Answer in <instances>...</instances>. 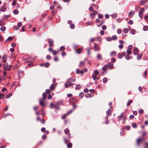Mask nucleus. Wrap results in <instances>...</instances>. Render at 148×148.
<instances>
[{
  "label": "nucleus",
  "mask_w": 148,
  "mask_h": 148,
  "mask_svg": "<svg viewBox=\"0 0 148 148\" xmlns=\"http://www.w3.org/2000/svg\"><path fill=\"white\" fill-rule=\"evenodd\" d=\"M132 126L133 127L136 128L137 127V125L136 123H133L132 125Z\"/></svg>",
  "instance_id": "46"
},
{
  "label": "nucleus",
  "mask_w": 148,
  "mask_h": 148,
  "mask_svg": "<svg viewBox=\"0 0 148 148\" xmlns=\"http://www.w3.org/2000/svg\"><path fill=\"white\" fill-rule=\"evenodd\" d=\"M47 138V136L46 135L44 134L42 136V138L43 139H46Z\"/></svg>",
  "instance_id": "58"
},
{
  "label": "nucleus",
  "mask_w": 148,
  "mask_h": 148,
  "mask_svg": "<svg viewBox=\"0 0 148 148\" xmlns=\"http://www.w3.org/2000/svg\"><path fill=\"white\" fill-rule=\"evenodd\" d=\"M48 42L49 43V46L50 47H52L54 45L53 41L51 39H48L47 40Z\"/></svg>",
  "instance_id": "6"
},
{
  "label": "nucleus",
  "mask_w": 148,
  "mask_h": 148,
  "mask_svg": "<svg viewBox=\"0 0 148 148\" xmlns=\"http://www.w3.org/2000/svg\"><path fill=\"white\" fill-rule=\"evenodd\" d=\"M127 55H129L131 54L132 53L131 51L128 49H127Z\"/></svg>",
  "instance_id": "40"
},
{
  "label": "nucleus",
  "mask_w": 148,
  "mask_h": 148,
  "mask_svg": "<svg viewBox=\"0 0 148 148\" xmlns=\"http://www.w3.org/2000/svg\"><path fill=\"white\" fill-rule=\"evenodd\" d=\"M93 94L92 93H88L85 94V97L86 98L91 97H92Z\"/></svg>",
  "instance_id": "16"
},
{
  "label": "nucleus",
  "mask_w": 148,
  "mask_h": 148,
  "mask_svg": "<svg viewBox=\"0 0 148 148\" xmlns=\"http://www.w3.org/2000/svg\"><path fill=\"white\" fill-rule=\"evenodd\" d=\"M47 96V93L45 92H44L42 94L43 98L42 99L44 100H45Z\"/></svg>",
  "instance_id": "19"
},
{
  "label": "nucleus",
  "mask_w": 148,
  "mask_h": 148,
  "mask_svg": "<svg viewBox=\"0 0 148 148\" xmlns=\"http://www.w3.org/2000/svg\"><path fill=\"white\" fill-rule=\"evenodd\" d=\"M124 114L125 113H121L120 115L118 117L119 121L121 120L122 119H123V124H124L125 123V120L127 117V116L126 115L125 116Z\"/></svg>",
  "instance_id": "3"
},
{
  "label": "nucleus",
  "mask_w": 148,
  "mask_h": 148,
  "mask_svg": "<svg viewBox=\"0 0 148 148\" xmlns=\"http://www.w3.org/2000/svg\"><path fill=\"white\" fill-rule=\"evenodd\" d=\"M5 94H1L0 92V99H3L5 98Z\"/></svg>",
  "instance_id": "25"
},
{
  "label": "nucleus",
  "mask_w": 148,
  "mask_h": 148,
  "mask_svg": "<svg viewBox=\"0 0 148 148\" xmlns=\"http://www.w3.org/2000/svg\"><path fill=\"white\" fill-rule=\"evenodd\" d=\"M142 54H140L138 56H137V58L138 59H140L142 57Z\"/></svg>",
  "instance_id": "56"
},
{
  "label": "nucleus",
  "mask_w": 148,
  "mask_h": 148,
  "mask_svg": "<svg viewBox=\"0 0 148 148\" xmlns=\"http://www.w3.org/2000/svg\"><path fill=\"white\" fill-rule=\"evenodd\" d=\"M50 107L51 108H52V107L56 108V105L54 104L53 103H51L50 104Z\"/></svg>",
  "instance_id": "37"
},
{
  "label": "nucleus",
  "mask_w": 148,
  "mask_h": 148,
  "mask_svg": "<svg viewBox=\"0 0 148 148\" xmlns=\"http://www.w3.org/2000/svg\"><path fill=\"white\" fill-rule=\"evenodd\" d=\"M1 11L2 12H5V8L3 6H1Z\"/></svg>",
  "instance_id": "31"
},
{
  "label": "nucleus",
  "mask_w": 148,
  "mask_h": 148,
  "mask_svg": "<svg viewBox=\"0 0 148 148\" xmlns=\"http://www.w3.org/2000/svg\"><path fill=\"white\" fill-rule=\"evenodd\" d=\"M13 13L15 14H17L18 13V11L17 10H15L13 11Z\"/></svg>",
  "instance_id": "42"
},
{
  "label": "nucleus",
  "mask_w": 148,
  "mask_h": 148,
  "mask_svg": "<svg viewBox=\"0 0 148 148\" xmlns=\"http://www.w3.org/2000/svg\"><path fill=\"white\" fill-rule=\"evenodd\" d=\"M133 47V46L132 45H130L128 47V50H131Z\"/></svg>",
  "instance_id": "48"
},
{
  "label": "nucleus",
  "mask_w": 148,
  "mask_h": 148,
  "mask_svg": "<svg viewBox=\"0 0 148 148\" xmlns=\"http://www.w3.org/2000/svg\"><path fill=\"white\" fill-rule=\"evenodd\" d=\"M117 39V37L116 35H114L111 37L112 40H115Z\"/></svg>",
  "instance_id": "27"
},
{
  "label": "nucleus",
  "mask_w": 148,
  "mask_h": 148,
  "mask_svg": "<svg viewBox=\"0 0 148 148\" xmlns=\"http://www.w3.org/2000/svg\"><path fill=\"white\" fill-rule=\"evenodd\" d=\"M22 25V23L21 22H19L18 23V27L19 28Z\"/></svg>",
  "instance_id": "50"
},
{
  "label": "nucleus",
  "mask_w": 148,
  "mask_h": 148,
  "mask_svg": "<svg viewBox=\"0 0 148 148\" xmlns=\"http://www.w3.org/2000/svg\"><path fill=\"white\" fill-rule=\"evenodd\" d=\"M75 81V79L71 77L67 79L66 82L65 83V87L66 88H68L72 86L75 84L73 83Z\"/></svg>",
  "instance_id": "1"
},
{
  "label": "nucleus",
  "mask_w": 148,
  "mask_h": 148,
  "mask_svg": "<svg viewBox=\"0 0 148 148\" xmlns=\"http://www.w3.org/2000/svg\"><path fill=\"white\" fill-rule=\"evenodd\" d=\"M107 81H108V79L106 77L104 78L103 79V82L104 83H106L107 82Z\"/></svg>",
  "instance_id": "33"
},
{
  "label": "nucleus",
  "mask_w": 148,
  "mask_h": 148,
  "mask_svg": "<svg viewBox=\"0 0 148 148\" xmlns=\"http://www.w3.org/2000/svg\"><path fill=\"white\" fill-rule=\"evenodd\" d=\"M69 102L72 103H77L78 102L77 99L74 97L71 98L70 99Z\"/></svg>",
  "instance_id": "7"
},
{
  "label": "nucleus",
  "mask_w": 148,
  "mask_h": 148,
  "mask_svg": "<svg viewBox=\"0 0 148 148\" xmlns=\"http://www.w3.org/2000/svg\"><path fill=\"white\" fill-rule=\"evenodd\" d=\"M138 53V49L136 47L134 48V53L135 55H137Z\"/></svg>",
  "instance_id": "14"
},
{
  "label": "nucleus",
  "mask_w": 148,
  "mask_h": 148,
  "mask_svg": "<svg viewBox=\"0 0 148 148\" xmlns=\"http://www.w3.org/2000/svg\"><path fill=\"white\" fill-rule=\"evenodd\" d=\"M66 144L68 148H71L72 146V144L71 142L68 143Z\"/></svg>",
  "instance_id": "20"
},
{
  "label": "nucleus",
  "mask_w": 148,
  "mask_h": 148,
  "mask_svg": "<svg viewBox=\"0 0 148 148\" xmlns=\"http://www.w3.org/2000/svg\"><path fill=\"white\" fill-rule=\"evenodd\" d=\"M68 115L67 114H64L63 116H62V119H64Z\"/></svg>",
  "instance_id": "36"
},
{
  "label": "nucleus",
  "mask_w": 148,
  "mask_h": 148,
  "mask_svg": "<svg viewBox=\"0 0 148 148\" xmlns=\"http://www.w3.org/2000/svg\"><path fill=\"white\" fill-rule=\"evenodd\" d=\"M123 32L125 33L126 34L127 33V32H128L127 29L126 28L124 29H123Z\"/></svg>",
  "instance_id": "43"
},
{
  "label": "nucleus",
  "mask_w": 148,
  "mask_h": 148,
  "mask_svg": "<svg viewBox=\"0 0 148 148\" xmlns=\"http://www.w3.org/2000/svg\"><path fill=\"white\" fill-rule=\"evenodd\" d=\"M108 117L107 116L105 117L104 118V119L105 121L104 123L106 124H108L109 123V121L108 120Z\"/></svg>",
  "instance_id": "18"
},
{
  "label": "nucleus",
  "mask_w": 148,
  "mask_h": 148,
  "mask_svg": "<svg viewBox=\"0 0 148 148\" xmlns=\"http://www.w3.org/2000/svg\"><path fill=\"white\" fill-rule=\"evenodd\" d=\"M143 29L144 31H147L148 30V26H145L144 27Z\"/></svg>",
  "instance_id": "41"
},
{
  "label": "nucleus",
  "mask_w": 148,
  "mask_h": 148,
  "mask_svg": "<svg viewBox=\"0 0 148 148\" xmlns=\"http://www.w3.org/2000/svg\"><path fill=\"white\" fill-rule=\"evenodd\" d=\"M106 39L107 41H111L112 40L111 39V37H107L106 38Z\"/></svg>",
  "instance_id": "53"
},
{
  "label": "nucleus",
  "mask_w": 148,
  "mask_h": 148,
  "mask_svg": "<svg viewBox=\"0 0 148 148\" xmlns=\"http://www.w3.org/2000/svg\"><path fill=\"white\" fill-rule=\"evenodd\" d=\"M99 72L97 70H95L93 71L92 75V77L94 80H95L98 79L97 78V76L99 75Z\"/></svg>",
  "instance_id": "4"
},
{
  "label": "nucleus",
  "mask_w": 148,
  "mask_h": 148,
  "mask_svg": "<svg viewBox=\"0 0 148 148\" xmlns=\"http://www.w3.org/2000/svg\"><path fill=\"white\" fill-rule=\"evenodd\" d=\"M77 53H80L82 52V49L80 48H78L76 50Z\"/></svg>",
  "instance_id": "29"
},
{
  "label": "nucleus",
  "mask_w": 148,
  "mask_h": 148,
  "mask_svg": "<svg viewBox=\"0 0 148 148\" xmlns=\"http://www.w3.org/2000/svg\"><path fill=\"white\" fill-rule=\"evenodd\" d=\"M7 58V56L6 55H4L2 57V60L3 63H5L6 62V60Z\"/></svg>",
  "instance_id": "11"
},
{
  "label": "nucleus",
  "mask_w": 148,
  "mask_h": 148,
  "mask_svg": "<svg viewBox=\"0 0 148 148\" xmlns=\"http://www.w3.org/2000/svg\"><path fill=\"white\" fill-rule=\"evenodd\" d=\"M46 93L47 94H49L50 93V90L49 89H47L46 90Z\"/></svg>",
  "instance_id": "62"
},
{
  "label": "nucleus",
  "mask_w": 148,
  "mask_h": 148,
  "mask_svg": "<svg viewBox=\"0 0 148 148\" xmlns=\"http://www.w3.org/2000/svg\"><path fill=\"white\" fill-rule=\"evenodd\" d=\"M17 3V1L16 0H13L12 3V5L13 6L15 5Z\"/></svg>",
  "instance_id": "35"
},
{
  "label": "nucleus",
  "mask_w": 148,
  "mask_h": 148,
  "mask_svg": "<svg viewBox=\"0 0 148 148\" xmlns=\"http://www.w3.org/2000/svg\"><path fill=\"white\" fill-rule=\"evenodd\" d=\"M65 49V48L64 46H62L60 48V50L61 51H63Z\"/></svg>",
  "instance_id": "47"
},
{
  "label": "nucleus",
  "mask_w": 148,
  "mask_h": 148,
  "mask_svg": "<svg viewBox=\"0 0 148 148\" xmlns=\"http://www.w3.org/2000/svg\"><path fill=\"white\" fill-rule=\"evenodd\" d=\"M74 110V109H73L72 110H70L67 113V115H69L70 114H71L73 111Z\"/></svg>",
  "instance_id": "63"
},
{
  "label": "nucleus",
  "mask_w": 148,
  "mask_h": 148,
  "mask_svg": "<svg viewBox=\"0 0 148 148\" xmlns=\"http://www.w3.org/2000/svg\"><path fill=\"white\" fill-rule=\"evenodd\" d=\"M130 56L129 55H127L125 56V58L127 60H128L130 59Z\"/></svg>",
  "instance_id": "60"
},
{
  "label": "nucleus",
  "mask_w": 148,
  "mask_h": 148,
  "mask_svg": "<svg viewBox=\"0 0 148 148\" xmlns=\"http://www.w3.org/2000/svg\"><path fill=\"white\" fill-rule=\"evenodd\" d=\"M135 32H136V31H135V29H132L131 30V33L132 34H135Z\"/></svg>",
  "instance_id": "52"
},
{
  "label": "nucleus",
  "mask_w": 148,
  "mask_h": 148,
  "mask_svg": "<svg viewBox=\"0 0 148 148\" xmlns=\"http://www.w3.org/2000/svg\"><path fill=\"white\" fill-rule=\"evenodd\" d=\"M65 135L67 136V137L64 136L63 139L64 143L66 144L70 141V139L71 138V134L69 132H68Z\"/></svg>",
  "instance_id": "2"
},
{
  "label": "nucleus",
  "mask_w": 148,
  "mask_h": 148,
  "mask_svg": "<svg viewBox=\"0 0 148 148\" xmlns=\"http://www.w3.org/2000/svg\"><path fill=\"white\" fill-rule=\"evenodd\" d=\"M138 15L139 17L140 18H143V13L141 12V11H139L138 13Z\"/></svg>",
  "instance_id": "23"
},
{
  "label": "nucleus",
  "mask_w": 148,
  "mask_h": 148,
  "mask_svg": "<svg viewBox=\"0 0 148 148\" xmlns=\"http://www.w3.org/2000/svg\"><path fill=\"white\" fill-rule=\"evenodd\" d=\"M94 49L95 51H97L100 50V48L99 46L98 45H97L95 43H94Z\"/></svg>",
  "instance_id": "9"
},
{
  "label": "nucleus",
  "mask_w": 148,
  "mask_h": 148,
  "mask_svg": "<svg viewBox=\"0 0 148 148\" xmlns=\"http://www.w3.org/2000/svg\"><path fill=\"white\" fill-rule=\"evenodd\" d=\"M90 49H91L90 48H88L87 49V53L88 55H89L90 54Z\"/></svg>",
  "instance_id": "54"
},
{
  "label": "nucleus",
  "mask_w": 148,
  "mask_h": 148,
  "mask_svg": "<svg viewBox=\"0 0 148 148\" xmlns=\"http://www.w3.org/2000/svg\"><path fill=\"white\" fill-rule=\"evenodd\" d=\"M52 54L54 55H56L57 53V51L55 50L52 51Z\"/></svg>",
  "instance_id": "49"
},
{
  "label": "nucleus",
  "mask_w": 148,
  "mask_h": 148,
  "mask_svg": "<svg viewBox=\"0 0 148 148\" xmlns=\"http://www.w3.org/2000/svg\"><path fill=\"white\" fill-rule=\"evenodd\" d=\"M145 148H148V142H146L145 143Z\"/></svg>",
  "instance_id": "57"
},
{
  "label": "nucleus",
  "mask_w": 148,
  "mask_h": 148,
  "mask_svg": "<svg viewBox=\"0 0 148 148\" xmlns=\"http://www.w3.org/2000/svg\"><path fill=\"white\" fill-rule=\"evenodd\" d=\"M82 87V85L81 84H77L75 87V89L78 90L81 88Z\"/></svg>",
  "instance_id": "17"
},
{
  "label": "nucleus",
  "mask_w": 148,
  "mask_h": 148,
  "mask_svg": "<svg viewBox=\"0 0 148 148\" xmlns=\"http://www.w3.org/2000/svg\"><path fill=\"white\" fill-rule=\"evenodd\" d=\"M122 31L121 29H119L117 30V33L119 34H120L122 32Z\"/></svg>",
  "instance_id": "55"
},
{
  "label": "nucleus",
  "mask_w": 148,
  "mask_h": 148,
  "mask_svg": "<svg viewBox=\"0 0 148 148\" xmlns=\"http://www.w3.org/2000/svg\"><path fill=\"white\" fill-rule=\"evenodd\" d=\"M112 111V110L109 109L106 112L108 116H110L111 115Z\"/></svg>",
  "instance_id": "12"
},
{
  "label": "nucleus",
  "mask_w": 148,
  "mask_h": 148,
  "mask_svg": "<svg viewBox=\"0 0 148 148\" xmlns=\"http://www.w3.org/2000/svg\"><path fill=\"white\" fill-rule=\"evenodd\" d=\"M86 61H87V60L81 61L80 62V65H84L86 64Z\"/></svg>",
  "instance_id": "30"
},
{
  "label": "nucleus",
  "mask_w": 148,
  "mask_h": 148,
  "mask_svg": "<svg viewBox=\"0 0 148 148\" xmlns=\"http://www.w3.org/2000/svg\"><path fill=\"white\" fill-rule=\"evenodd\" d=\"M12 95V93H10L7 95L6 96V98L8 99L10 98L11 96Z\"/></svg>",
  "instance_id": "32"
},
{
  "label": "nucleus",
  "mask_w": 148,
  "mask_h": 148,
  "mask_svg": "<svg viewBox=\"0 0 148 148\" xmlns=\"http://www.w3.org/2000/svg\"><path fill=\"white\" fill-rule=\"evenodd\" d=\"M70 27L71 29H73L75 27V25L74 24H71L70 25Z\"/></svg>",
  "instance_id": "44"
},
{
  "label": "nucleus",
  "mask_w": 148,
  "mask_h": 148,
  "mask_svg": "<svg viewBox=\"0 0 148 148\" xmlns=\"http://www.w3.org/2000/svg\"><path fill=\"white\" fill-rule=\"evenodd\" d=\"M84 93L83 92H82L79 93V97L80 98L82 99L84 97Z\"/></svg>",
  "instance_id": "22"
},
{
  "label": "nucleus",
  "mask_w": 148,
  "mask_h": 148,
  "mask_svg": "<svg viewBox=\"0 0 148 148\" xmlns=\"http://www.w3.org/2000/svg\"><path fill=\"white\" fill-rule=\"evenodd\" d=\"M98 17L100 18H102L103 17V15L101 14H99Z\"/></svg>",
  "instance_id": "59"
},
{
  "label": "nucleus",
  "mask_w": 148,
  "mask_h": 148,
  "mask_svg": "<svg viewBox=\"0 0 148 148\" xmlns=\"http://www.w3.org/2000/svg\"><path fill=\"white\" fill-rule=\"evenodd\" d=\"M128 23L130 25H132L133 23V21L132 20H130L128 21Z\"/></svg>",
  "instance_id": "64"
},
{
  "label": "nucleus",
  "mask_w": 148,
  "mask_h": 148,
  "mask_svg": "<svg viewBox=\"0 0 148 148\" xmlns=\"http://www.w3.org/2000/svg\"><path fill=\"white\" fill-rule=\"evenodd\" d=\"M118 57L119 59H121L122 58V53H119L118 55Z\"/></svg>",
  "instance_id": "45"
},
{
  "label": "nucleus",
  "mask_w": 148,
  "mask_h": 148,
  "mask_svg": "<svg viewBox=\"0 0 148 148\" xmlns=\"http://www.w3.org/2000/svg\"><path fill=\"white\" fill-rule=\"evenodd\" d=\"M97 58L99 60H101L102 58V56L100 54H98L97 55Z\"/></svg>",
  "instance_id": "24"
},
{
  "label": "nucleus",
  "mask_w": 148,
  "mask_h": 148,
  "mask_svg": "<svg viewBox=\"0 0 148 148\" xmlns=\"http://www.w3.org/2000/svg\"><path fill=\"white\" fill-rule=\"evenodd\" d=\"M12 65H4V69L5 70L10 71Z\"/></svg>",
  "instance_id": "10"
},
{
  "label": "nucleus",
  "mask_w": 148,
  "mask_h": 148,
  "mask_svg": "<svg viewBox=\"0 0 148 148\" xmlns=\"http://www.w3.org/2000/svg\"><path fill=\"white\" fill-rule=\"evenodd\" d=\"M132 100H129L127 103V106H129L132 103Z\"/></svg>",
  "instance_id": "34"
},
{
  "label": "nucleus",
  "mask_w": 148,
  "mask_h": 148,
  "mask_svg": "<svg viewBox=\"0 0 148 148\" xmlns=\"http://www.w3.org/2000/svg\"><path fill=\"white\" fill-rule=\"evenodd\" d=\"M134 116L133 115H131L130 116L129 118L130 119H132L134 118Z\"/></svg>",
  "instance_id": "61"
},
{
  "label": "nucleus",
  "mask_w": 148,
  "mask_h": 148,
  "mask_svg": "<svg viewBox=\"0 0 148 148\" xmlns=\"http://www.w3.org/2000/svg\"><path fill=\"white\" fill-rule=\"evenodd\" d=\"M135 14V12L134 11H131L130 12L129 14V16L130 18L132 17L133 15Z\"/></svg>",
  "instance_id": "15"
},
{
  "label": "nucleus",
  "mask_w": 148,
  "mask_h": 148,
  "mask_svg": "<svg viewBox=\"0 0 148 148\" xmlns=\"http://www.w3.org/2000/svg\"><path fill=\"white\" fill-rule=\"evenodd\" d=\"M116 51H114L111 52L110 53V56H116Z\"/></svg>",
  "instance_id": "21"
},
{
  "label": "nucleus",
  "mask_w": 148,
  "mask_h": 148,
  "mask_svg": "<svg viewBox=\"0 0 148 148\" xmlns=\"http://www.w3.org/2000/svg\"><path fill=\"white\" fill-rule=\"evenodd\" d=\"M39 104L43 107H44L46 106V104H45L44 102L42 100H40L39 102Z\"/></svg>",
  "instance_id": "13"
},
{
  "label": "nucleus",
  "mask_w": 148,
  "mask_h": 148,
  "mask_svg": "<svg viewBox=\"0 0 148 148\" xmlns=\"http://www.w3.org/2000/svg\"><path fill=\"white\" fill-rule=\"evenodd\" d=\"M145 139L144 136H142L141 138H138L136 141L137 145L138 146H139L140 143L144 141Z\"/></svg>",
  "instance_id": "5"
},
{
  "label": "nucleus",
  "mask_w": 148,
  "mask_h": 148,
  "mask_svg": "<svg viewBox=\"0 0 148 148\" xmlns=\"http://www.w3.org/2000/svg\"><path fill=\"white\" fill-rule=\"evenodd\" d=\"M69 130L67 128L65 129L64 130V132L65 134H66V133L68 132H69Z\"/></svg>",
  "instance_id": "28"
},
{
  "label": "nucleus",
  "mask_w": 148,
  "mask_h": 148,
  "mask_svg": "<svg viewBox=\"0 0 148 148\" xmlns=\"http://www.w3.org/2000/svg\"><path fill=\"white\" fill-rule=\"evenodd\" d=\"M0 29L2 31H4L6 29V27H1Z\"/></svg>",
  "instance_id": "39"
},
{
  "label": "nucleus",
  "mask_w": 148,
  "mask_h": 148,
  "mask_svg": "<svg viewBox=\"0 0 148 148\" xmlns=\"http://www.w3.org/2000/svg\"><path fill=\"white\" fill-rule=\"evenodd\" d=\"M146 3V0H142L141 1L140 4L141 5H143Z\"/></svg>",
  "instance_id": "26"
},
{
  "label": "nucleus",
  "mask_w": 148,
  "mask_h": 148,
  "mask_svg": "<svg viewBox=\"0 0 148 148\" xmlns=\"http://www.w3.org/2000/svg\"><path fill=\"white\" fill-rule=\"evenodd\" d=\"M143 110L142 109H140L138 111L139 113L140 114H142L143 113Z\"/></svg>",
  "instance_id": "51"
},
{
  "label": "nucleus",
  "mask_w": 148,
  "mask_h": 148,
  "mask_svg": "<svg viewBox=\"0 0 148 148\" xmlns=\"http://www.w3.org/2000/svg\"><path fill=\"white\" fill-rule=\"evenodd\" d=\"M41 123L44 124L45 123V120L43 119H42L40 121Z\"/></svg>",
  "instance_id": "38"
},
{
  "label": "nucleus",
  "mask_w": 148,
  "mask_h": 148,
  "mask_svg": "<svg viewBox=\"0 0 148 148\" xmlns=\"http://www.w3.org/2000/svg\"><path fill=\"white\" fill-rule=\"evenodd\" d=\"M57 85L56 83L53 84H51L49 87V88L51 91L54 90L55 88V87Z\"/></svg>",
  "instance_id": "8"
}]
</instances>
